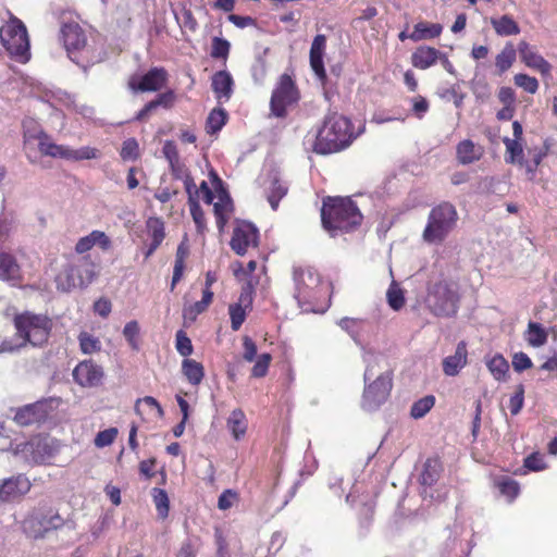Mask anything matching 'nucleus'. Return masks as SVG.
I'll list each match as a JSON object with an SVG mask.
<instances>
[{
	"instance_id": "f257e3e1",
	"label": "nucleus",
	"mask_w": 557,
	"mask_h": 557,
	"mask_svg": "<svg viewBox=\"0 0 557 557\" xmlns=\"http://www.w3.org/2000/svg\"><path fill=\"white\" fill-rule=\"evenodd\" d=\"M512 135L513 138L505 137L503 143L506 147L505 161L508 164H515L525 171V174L530 181H533L539 165L543 159L547 157L550 143L545 139L541 147H530L524 153L522 145L523 128L519 121L512 123Z\"/></svg>"
},
{
	"instance_id": "f03ea898",
	"label": "nucleus",
	"mask_w": 557,
	"mask_h": 557,
	"mask_svg": "<svg viewBox=\"0 0 557 557\" xmlns=\"http://www.w3.org/2000/svg\"><path fill=\"white\" fill-rule=\"evenodd\" d=\"M61 35L67 57L84 71L103 60L102 50L95 40H88L86 32L77 23H66Z\"/></svg>"
},
{
	"instance_id": "7ed1b4c3",
	"label": "nucleus",
	"mask_w": 557,
	"mask_h": 557,
	"mask_svg": "<svg viewBox=\"0 0 557 557\" xmlns=\"http://www.w3.org/2000/svg\"><path fill=\"white\" fill-rule=\"evenodd\" d=\"M460 300V285L457 281L444 276L429 281L424 304L433 315L455 317L459 310Z\"/></svg>"
},
{
	"instance_id": "20e7f679",
	"label": "nucleus",
	"mask_w": 557,
	"mask_h": 557,
	"mask_svg": "<svg viewBox=\"0 0 557 557\" xmlns=\"http://www.w3.org/2000/svg\"><path fill=\"white\" fill-rule=\"evenodd\" d=\"M354 139L351 122L336 112L329 113L319 129L313 149L317 153L329 154L345 149Z\"/></svg>"
},
{
	"instance_id": "39448f33",
	"label": "nucleus",
	"mask_w": 557,
	"mask_h": 557,
	"mask_svg": "<svg viewBox=\"0 0 557 557\" xmlns=\"http://www.w3.org/2000/svg\"><path fill=\"white\" fill-rule=\"evenodd\" d=\"M322 224L331 233L349 232L362 221V214L350 198L327 197L321 209Z\"/></svg>"
},
{
	"instance_id": "423d86ee",
	"label": "nucleus",
	"mask_w": 557,
	"mask_h": 557,
	"mask_svg": "<svg viewBox=\"0 0 557 557\" xmlns=\"http://www.w3.org/2000/svg\"><path fill=\"white\" fill-rule=\"evenodd\" d=\"M458 218L453 203L444 201L435 206L429 213L422 233L423 240L428 244L441 245L456 227Z\"/></svg>"
},
{
	"instance_id": "0eeeda50",
	"label": "nucleus",
	"mask_w": 557,
	"mask_h": 557,
	"mask_svg": "<svg viewBox=\"0 0 557 557\" xmlns=\"http://www.w3.org/2000/svg\"><path fill=\"white\" fill-rule=\"evenodd\" d=\"M97 276L96 264L89 256L78 257L69 262L55 276L57 288L69 293L87 287Z\"/></svg>"
},
{
	"instance_id": "6e6552de",
	"label": "nucleus",
	"mask_w": 557,
	"mask_h": 557,
	"mask_svg": "<svg viewBox=\"0 0 557 557\" xmlns=\"http://www.w3.org/2000/svg\"><path fill=\"white\" fill-rule=\"evenodd\" d=\"M16 334L23 339L17 347H23L27 343L33 346H41L50 335L52 321L45 314L23 312L14 318Z\"/></svg>"
},
{
	"instance_id": "1a4fd4ad",
	"label": "nucleus",
	"mask_w": 557,
	"mask_h": 557,
	"mask_svg": "<svg viewBox=\"0 0 557 557\" xmlns=\"http://www.w3.org/2000/svg\"><path fill=\"white\" fill-rule=\"evenodd\" d=\"M64 524L57 510L47 505L34 508L22 523L23 532L30 539H42L48 532L58 530Z\"/></svg>"
},
{
	"instance_id": "9d476101",
	"label": "nucleus",
	"mask_w": 557,
	"mask_h": 557,
	"mask_svg": "<svg viewBox=\"0 0 557 557\" xmlns=\"http://www.w3.org/2000/svg\"><path fill=\"white\" fill-rule=\"evenodd\" d=\"M0 39L10 55L21 62L29 60V38L27 29L21 20L14 16L11 17L0 28Z\"/></svg>"
},
{
	"instance_id": "9b49d317",
	"label": "nucleus",
	"mask_w": 557,
	"mask_h": 557,
	"mask_svg": "<svg viewBox=\"0 0 557 557\" xmlns=\"http://www.w3.org/2000/svg\"><path fill=\"white\" fill-rule=\"evenodd\" d=\"M299 91L288 74H282L272 91L270 111L275 117H285L288 108L299 101Z\"/></svg>"
},
{
	"instance_id": "f8f14e48",
	"label": "nucleus",
	"mask_w": 557,
	"mask_h": 557,
	"mask_svg": "<svg viewBox=\"0 0 557 557\" xmlns=\"http://www.w3.org/2000/svg\"><path fill=\"white\" fill-rule=\"evenodd\" d=\"M58 451L59 445L54 440L36 437L17 445L14 454H23L25 461L28 463L41 465L48 462Z\"/></svg>"
},
{
	"instance_id": "ddd939ff",
	"label": "nucleus",
	"mask_w": 557,
	"mask_h": 557,
	"mask_svg": "<svg viewBox=\"0 0 557 557\" xmlns=\"http://www.w3.org/2000/svg\"><path fill=\"white\" fill-rule=\"evenodd\" d=\"M295 298L299 305L310 302L315 297L320 274L311 267H295L293 270Z\"/></svg>"
},
{
	"instance_id": "4468645a",
	"label": "nucleus",
	"mask_w": 557,
	"mask_h": 557,
	"mask_svg": "<svg viewBox=\"0 0 557 557\" xmlns=\"http://www.w3.org/2000/svg\"><path fill=\"white\" fill-rule=\"evenodd\" d=\"M392 387V373L386 371L380 374L371 384L364 387L361 403L362 408L368 411L377 409L389 396Z\"/></svg>"
},
{
	"instance_id": "2eb2a0df",
	"label": "nucleus",
	"mask_w": 557,
	"mask_h": 557,
	"mask_svg": "<svg viewBox=\"0 0 557 557\" xmlns=\"http://www.w3.org/2000/svg\"><path fill=\"white\" fill-rule=\"evenodd\" d=\"M259 243L258 228L250 222H238L233 231L231 248L239 256H244L248 248L257 247Z\"/></svg>"
},
{
	"instance_id": "dca6fc26",
	"label": "nucleus",
	"mask_w": 557,
	"mask_h": 557,
	"mask_svg": "<svg viewBox=\"0 0 557 557\" xmlns=\"http://www.w3.org/2000/svg\"><path fill=\"white\" fill-rule=\"evenodd\" d=\"M32 488V482L25 474H16L0 481V502L13 503L25 496Z\"/></svg>"
},
{
	"instance_id": "f3484780",
	"label": "nucleus",
	"mask_w": 557,
	"mask_h": 557,
	"mask_svg": "<svg viewBox=\"0 0 557 557\" xmlns=\"http://www.w3.org/2000/svg\"><path fill=\"white\" fill-rule=\"evenodd\" d=\"M103 370L91 360L79 362L73 370L74 381L83 387H95L101 384Z\"/></svg>"
},
{
	"instance_id": "a211bd4d",
	"label": "nucleus",
	"mask_w": 557,
	"mask_h": 557,
	"mask_svg": "<svg viewBox=\"0 0 557 557\" xmlns=\"http://www.w3.org/2000/svg\"><path fill=\"white\" fill-rule=\"evenodd\" d=\"M168 81V72L163 67H152L144 76L139 78L138 84L133 77L128 86L133 91H158L165 86Z\"/></svg>"
},
{
	"instance_id": "6ab92c4d",
	"label": "nucleus",
	"mask_w": 557,
	"mask_h": 557,
	"mask_svg": "<svg viewBox=\"0 0 557 557\" xmlns=\"http://www.w3.org/2000/svg\"><path fill=\"white\" fill-rule=\"evenodd\" d=\"M48 416L47 405L44 401H36L16 410L14 421L22 426L32 425L45 420Z\"/></svg>"
},
{
	"instance_id": "aec40b11",
	"label": "nucleus",
	"mask_w": 557,
	"mask_h": 557,
	"mask_svg": "<svg viewBox=\"0 0 557 557\" xmlns=\"http://www.w3.org/2000/svg\"><path fill=\"white\" fill-rule=\"evenodd\" d=\"M518 51L522 62L527 66L539 71L542 75H549L552 70L550 64L527 41L522 40L519 42Z\"/></svg>"
},
{
	"instance_id": "412c9836",
	"label": "nucleus",
	"mask_w": 557,
	"mask_h": 557,
	"mask_svg": "<svg viewBox=\"0 0 557 557\" xmlns=\"http://www.w3.org/2000/svg\"><path fill=\"white\" fill-rule=\"evenodd\" d=\"M23 127V139H24V148L26 151V156L30 162H35L32 158L30 153V145L37 140L38 143L41 139H46L47 133L44 131L39 122L33 117H25L22 122Z\"/></svg>"
},
{
	"instance_id": "4be33fe9",
	"label": "nucleus",
	"mask_w": 557,
	"mask_h": 557,
	"mask_svg": "<svg viewBox=\"0 0 557 557\" xmlns=\"http://www.w3.org/2000/svg\"><path fill=\"white\" fill-rule=\"evenodd\" d=\"M326 46V37L324 35H317L313 38L310 48V65L314 74L319 77V79L323 81L326 77L324 64H323V55Z\"/></svg>"
},
{
	"instance_id": "5701e85b",
	"label": "nucleus",
	"mask_w": 557,
	"mask_h": 557,
	"mask_svg": "<svg viewBox=\"0 0 557 557\" xmlns=\"http://www.w3.org/2000/svg\"><path fill=\"white\" fill-rule=\"evenodd\" d=\"M468 351L465 342L458 343L455 354L443 360V371L448 376L457 375L467 364Z\"/></svg>"
},
{
	"instance_id": "b1692460",
	"label": "nucleus",
	"mask_w": 557,
	"mask_h": 557,
	"mask_svg": "<svg viewBox=\"0 0 557 557\" xmlns=\"http://www.w3.org/2000/svg\"><path fill=\"white\" fill-rule=\"evenodd\" d=\"M233 78L226 71H219L212 76V89L219 101H228L233 92Z\"/></svg>"
},
{
	"instance_id": "393cba45",
	"label": "nucleus",
	"mask_w": 557,
	"mask_h": 557,
	"mask_svg": "<svg viewBox=\"0 0 557 557\" xmlns=\"http://www.w3.org/2000/svg\"><path fill=\"white\" fill-rule=\"evenodd\" d=\"M0 280L13 282L22 280L21 268L15 258L7 252H0Z\"/></svg>"
},
{
	"instance_id": "a878e982",
	"label": "nucleus",
	"mask_w": 557,
	"mask_h": 557,
	"mask_svg": "<svg viewBox=\"0 0 557 557\" xmlns=\"http://www.w3.org/2000/svg\"><path fill=\"white\" fill-rule=\"evenodd\" d=\"M441 57V51L426 46H421L411 55V63L414 67L426 70L436 63Z\"/></svg>"
},
{
	"instance_id": "bb28decb",
	"label": "nucleus",
	"mask_w": 557,
	"mask_h": 557,
	"mask_svg": "<svg viewBox=\"0 0 557 557\" xmlns=\"http://www.w3.org/2000/svg\"><path fill=\"white\" fill-rule=\"evenodd\" d=\"M456 153L459 163L466 165L480 160L483 150L481 147L475 146L472 140L465 139L458 144Z\"/></svg>"
},
{
	"instance_id": "cd10ccee",
	"label": "nucleus",
	"mask_w": 557,
	"mask_h": 557,
	"mask_svg": "<svg viewBox=\"0 0 557 557\" xmlns=\"http://www.w3.org/2000/svg\"><path fill=\"white\" fill-rule=\"evenodd\" d=\"M227 429L230 430L235 441H240L246 432L248 422L242 409H234L226 421Z\"/></svg>"
},
{
	"instance_id": "c85d7f7f",
	"label": "nucleus",
	"mask_w": 557,
	"mask_h": 557,
	"mask_svg": "<svg viewBox=\"0 0 557 557\" xmlns=\"http://www.w3.org/2000/svg\"><path fill=\"white\" fill-rule=\"evenodd\" d=\"M491 24L498 36L507 37L520 34L518 23L510 15H502L500 17H492Z\"/></svg>"
},
{
	"instance_id": "c756f323",
	"label": "nucleus",
	"mask_w": 557,
	"mask_h": 557,
	"mask_svg": "<svg viewBox=\"0 0 557 557\" xmlns=\"http://www.w3.org/2000/svg\"><path fill=\"white\" fill-rule=\"evenodd\" d=\"M267 199L273 210H276L282 198H284L288 191L286 183L281 181L277 176H273L270 181L269 187L265 189Z\"/></svg>"
},
{
	"instance_id": "7c9ffc66",
	"label": "nucleus",
	"mask_w": 557,
	"mask_h": 557,
	"mask_svg": "<svg viewBox=\"0 0 557 557\" xmlns=\"http://www.w3.org/2000/svg\"><path fill=\"white\" fill-rule=\"evenodd\" d=\"M442 25L434 23L429 24L425 22H420L414 25L413 32L409 35L410 39L413 41H420L424 39H432L438 37L442 33Z\"/></svg>"
},
{
	"instance_id": "2f4dec72",
	"label": "nucleus",
	"mask_w": 557,
	"mask_h": 557,
	"mask_svg": "<svg viewBox=\"0 0 557 557\" xmlns=\"http://www.w3.org/2000/svg\"><path fill=\"white\" fill-rule=\"evenodd\" d=\"M524 337L530 346L541 347L546 344L548 334L540 323L530 321Z\"/></svg>"
},
{
	"instance_id": "473e14b6",
	"label": "nucleus",
	"mask_w": 557,
	"mask_h": 557,
	"mask_svg": "<svg viewBox=\"0 0 557 557\" xmlns=\"http://www.w3.org/2000/svg\"><path fill=\"white\" fill-rule=\"evenodd\" d=\"M38 149L44 156L65 159L67 157L69 147L63 145H58L53 143L50 136L47 134L46 139H41L38 143Z\"/></svg>"
},
{
	"instance_id": "72a5a7b5",
	"label": "nucleus",
	"mask_w": 557,
	"mask_h": 557,
	"mask_svg": "<svg viewBox=\"0 0 557 557\" xmlns=\"http://www.w3.org/2000/svg\"><path fill=\"white\" fill-rule=\"evenodd\" d=\"M182 371L188 382L193 385H198L202 381L205 374L202 364L194 359H184L182 363Z\"/></svg>"
},
{
	"instance_id": "f704fd0d",
	"label": "nucleus",
	"mask_w": 557,
	"mask_h": 557,
	"mask_svg": "<svg viewBox=\"0 0 557 557\" xmlns=\"http://www.w3.org/2000/svg\"><path fill=\"white\" fill-rule=\"evenodd\" d=\"M516 50L511 42L506 44L504 49L496 55L495 65L498 69L499 74H503L511 67L516 61Z\"/></svg>"
},
{
	"instance_id": "c9c22d12",
	"label": "nucleus",
	"mask_w": 557,
	"mask_h": 557,
	"mask_svg": "<svg viewBox=\"0 0 557 557\" xmlns=\"http://www.w3.org/2000/svg\"><path fill=\"white\" fill-rule=\"evenodd\" d=\"M440 476V463L436 459H428L420 475L422 485L432 486Z\"/></svg>"
},
{
	"instance_id": "e433bc0d",
	"label": "nucleus",
	"mask_w": 557,
	"mask_h": 557,
	"mask_svg": "<svg viewBox=\"0 0 557 557\" xmlns=\"http://www.w3.org/2000/svg\"><path fill=\"white\" fill-rule=\"evenodd\" d=\"M487 368L495 380L502 381L505 380L509 364L503 356L496 355L487 362Z\"/></svg>"
},
{
	"instance_id": "4c0bfd02",
	"label": "nucleus",
	"mask_w": 557,
	"mask_h": 557,
	"mask_svg": "<svg viewBox=\"0 0 557 557\" xmlns=\"http://www.w3.org/2000/svg\"><path fill=\"white\" fill-rule=\"evenodd\" d=\"M435 397L428 395L414 401L411 406L410 416L413 419L423 418L434 406Z\"/></svg>"
},
{
	"instance_id": "58836bf2",
	"label": "nucleus",
	"mask_w": 557,
	"mask_h": 557,
	"mask_svg": "<svg viewBox=\"0 0 557 557\" xmlns=\"http://www.w3.org/2000/svg\"><path fill=\"white\" fill-rule=\"evenodd\" d=\"M226 112L224 109H213L207 119V133L215 134L224 126Z\"/></svg>"
},
{
	"instance_id": "ea45409f",
	"label": "nucleus",
	"mask_w": 557,
	"mask_h": 557,
	"mask_svg": "<svg viewBox=\"0 0 557 557\" xmlns=\"http://www.w3.org/2000/svg\"><path fill=\"white\" fill-rule=\"evenodd\" d=\"M100 157V151L97 148L85 146L78 149H71L69 147L66 160L71 161H82V160H91L98 159Z\"/></svg>"
},
{
	"instance_id": "a19ab883",
	"label": "nucleus",
	"mask_w": 557,
	"mask_h": 557,
	"mask_svg": "<svg viewBox=\"0 0 557 557\" xmlns=\"http://www.w3.org/2000/svg\"><path fill=\"white\" fill-rule=\"evenodd\" d=\"M387 302L389 307L396 311L401 309L405 305V296L403 289L396 282H392L386 293Z\"/></svg>"
},
{
	"instance_id": "79ce46f5",
	"label": "nucleus",
	"mask_w": 557,
	"mask_h": 557,
	"mask_svg": "<svg viewBox=\"0 0 557 557\" xmlns=\"http://www.w3.org/2000/svg\"><path fill=\"white\" fill-rule=\"evenodd\" d=\"M147 228L151 237V243L160 246L165 237L164 223L159 218H150L147 221Z\"/></svg>"
},
{
	"instance_id": "37998d69",
	"label": "nucleus",
	"mask_w": 557,
	"mask_h": 557,
	"mask_svg": "<svg viewBox=\"0 0 557 557\" xmlns=\"http://www.w3.org/2000/svg\"><path fill=\"white\" fill-rule=\"evenodd\" d=\"M219 199L220 201L214 203V213L216 216V223L219 227L222 228L226 222L223 214L230 209L232 203L231 198L225 190L219 191Z\"/></svg>"
},
{
	"instance_id": "c03bdc74",
	"label": "nucleus",
	"mask_w": 557,
	"mask_h": 557,
	"mask_svg": "<svg viewBox=\"0 0 557 557\" xmlns=\"http://www.w3.org/2000/svg\"><path fill=\"white\" fill-rule=\"evenodd\" d=\"M153 502L161 518H166L169 515V497L164 490L154 487L152 490Z\"/></svg>"
},
{
	"instance_id": "a18cd8bd",
	"label": "nucleus",
	"mask_w": 557,
	"mask_h": 557,
	"mask_svg": "<svg viewBox=\"0 0 557 557\" xmlns=\"http://www.w3.org/2000/svg\"><path fill=\"white\" fill-rule=\"evenodd\" d=\"M79 346L84 354H94L101 349L100 341L88 334L87 332H82L78 336Z\"/></svg>"
},
{
	"instance_id": "49530a36",
	"label": "nucleus",
	"mask_w": 557,
	"mask_h": 557,
	"mask_svg": "<svg viewBox=\"0 0 557 557\" xmlns=\"http://www.w3.org/2000/svg\"><path fill=\"white\" fill-rule=\"evenodd\" d=\"M231 45L230 42L221 37H214L212 39V47L210 55L213 59H223L226 60L230 53Z\"/></svg>"
},
{
	"instance_id": "de8ad7c7",
	"label": "nucleus",
	"mask_w": 557,
	"mask_h": 557,
	"mask_svg": "<svg viewBox=\"0 0 557 557\" xmlns=\"http://www.w3.org/2000/svg\"><path fill=\"white\" fill-rule=\"evenodd\" d=\"M123 335L126 338L129 346L132 347V349L139 350V324L137 321L133 320L127 322L123 329Z\"/></svg>"
},
{
	"instance_id": "09e8293b",
	"label": "nucleus",
	"mask_w": 557,
	"mask_h": 557,
	"mask_svg": "<svg viewBox=\"0 0 557 557\" xmlns=\"http://www.w3.org/2000/svg\"><path fill=\"white\" fill-rule=\"evenodd\" d=\"M143 407H147L150 411L156 410L158 417L163 416V410H162L160 404L157 401L156 398H153L151 396H146L136 401L135 411L137 414L143 416L145 413Z\"/></svg>"
},
{
	"instance_id": "8fccbe9b",
	"label": "nucleus",
	"mask_w": 557,
	"mask_h": 557,
	"mask_svg": "<svg viewBox=\"0 0 557 557\" xmlns=\"http://www.w3.org/2000/svg\"><path fill=\"white\" fill-rule=\"evenodd\" d=\"M231 317V327L233 331H238L246 319V311L239 304L231 305L228 308Z\"/></svg>"
},
{
	"instance_id": "3c124183",
	"label": "nucleus",
	"mask_w": 557,
	"mask_h": 557,
	"mask_svg": "<svg viewBox=\"0 0 557 557\" xmlns=\"http://www.w3.org/2000/svg\"><path fill=\"white\" fill-rule=\"evenodd\" d=\"M139 146L135 138H128L123 141L121 158L123 160H136L139 157Z\"/></svg>"
},
{
	"instance_id": "603ef678",
	"label": "nucleus",
	"mask_w": 557,
	"mask_h": 557,
	"mask_svg": "<svg viewBox=\"0 0 557 557\" xmlns=\"http://www.w3.org/2000/svg\"><path fill=\"white\" fill-rule=\"evenodd\" d=\"M513 81L518 87H521L522 89L530 94H535L536 90L539 89L537 79L527 74H517L515 75Z\"/></svg>"
},
{
	"instance_id": "864d4df0",
	"label": "nucleus",
	"mask_w": 557,
	"mask_h": 557,
	"mask_svg": "<svg viewBox=\"0 0 557 557\" xmlns=\"http://www.w3.org/2000/svg\"><path fill=\"white\" fill-rule=\"evenodd\" d=\"M271 360L272 357L270 354H261L258 356L252 367L251 375L255 377H263L268 373Z\"/></svg>"
},
{
	"instance_id": "5fc2aeb1",
	"label": "nucleus",
	"mask_w": 557,
	"mask_h": 557,
	"mask_svg": "<svg viewBox=\"0 0 557 557\" xmlns=\"http://www.w3.org/2000/svg\"><path fill=\"white\" fill-rule=\"evenodd\" d=\"M176 349L183 357H188L193 354L191 341L182 330L176 333Z\"/></svg>"
},
{
	"instance_id": "6e6d98bb",
	"label": "nucleus",
	"mask_w": 557,
	"mask_h": 557,
	"mask_svg": "<svg viewBox=\"0 0 557 557\" xmlns=\"http://www.w3.org/2000/svg\"><path fill=\"white\" fill-rule=\"evenodd\" d=\"M116 435H117V429H115V428H110V429L100 431L95 437V445L100 448L109 446L114 442Z\"/></svg>"
},
{
	"instance_id": "4d7b16f0",
	"label": "nucleus",
	"mask_w": 557,
	"mask_h": 557,
	"mask_svg": "<svg viewBox=\"0 0 557 557\" xmlns=\"http://www.w3.org/2000/svg\"><path fill=\"white\" fill-rule=\"evenodd\" d=\"M524 403V388L523 385H519L517 387L516 393L510 397L509 408L512 416H516L520 412Z\"/></svg>"
},
{
	"instance_id": "13d9d810",
	"label": "nucleus",
	"mask_w": 557,
	"mask_h": 557,
	"mask_svg": "<svg viewBox=\"0 0 557 557\" xmlns=\"http://www.w3.org/2000/svg\"><path fill=\"white\" fill-rule=\"evenodd\" d=\"M188 205L194 222L196 223L199 231L202 230L205 227L206 218L198 200H193L188 202Z\"/></svg>"
},
{
	"instance_id": "bf43d9fd",
	"label": "nucleus",
	"mask_w": 557,
	"mask_h": 557,
	"mask_svg": "<svg viewBox=\"0 0 557 557\" xmlns=\"http://www.w3.org/2000/svg\"><path fill=\"white\" fill-rule=\"evenodd\" d=\"M512 367L515 371L522 372L532 367V361L527 354L520 351L513 355Z\"/></svg>"
},
{
	"instance_id": "052dcab7",
	"label": "nucleus",
	"mask_w": 557,
	"mask_h": 557,
	"mask_svg": "<svg viewBox=\"0 0 557 557\" xmlns=\"http://www.w3.org/2000/svg\"><path fill=\"white\" fill-rule=\"evenodd\" d=\"M243 347H244L243 358L247 362H252L257 358L256 343L250 337L245 336L243 338Z\"/></svg>"
},
{
	"instance_id": "680f3d73",
	"label": "nucleus",
	"mask_w": 557,
	"mask_h": 557,
	"mask_svg": "<svg viewBox=\"0 0 557 557\" xmlns=\"http://www.w3.org/2000/svg\"><path fill=\"white\" fill-rule=\"evenodd\" d=\"M97 236L101 238L100 234L92 233V232L89 235L82 237L75 246L76 252L84 253V252L90 250L95 246V237H97Z\"/></svg>"
},
{
	"instance_id": "e2e57ef3",
	"label": "nucleus",
	"mask_w": 557,
	"mask_h": 557,
	"mask_svg": "<svg viewBox=\"0 0 557 557\" xmlns=\"http://www.w3.org/2000/svg\"><path fill=\"white\" fill-rule=\"evenodd\" d=\"M176 96L173 90H169L166 92L158 95V97L152 100L154 106L163 107L165 109L172 108L175 102Z\"/></svg>"
},
{
	"instance_id": "0e129e2a",
	"label": "nucleus",
	"mask_w": 557,
	"mask_h": 557,
	"mask_svg": "<svg viewBox=\"0 0 557 557\" xmlns=\"http://www.w3.org/2000/svg\"><path fill=\"white\" fill-rule=\"evenodd\" d=\"M237 494L232 490H225L220 496L218 500V507L221 510L230 509L234 500L236 499Z\"/></svg>"
},
{
	"instance_id": "69168bd1",
	"label": "nucleus",
	"mask_w": 557,
	"mask_h": 557,
	"mask_svg": "<svg viewBox=\"0 0 557 557\" xmlns=\"http://www.w3.org/2000/svg\"><path fill=\"white\" fill-rule=\"evenodd\" d=\"M524 467L533 471H540L545 468V463L542 456L534 453L524 459Z\"/></svg>"
},
{
	"instance_id": "338daca9",
	"label": "nucleus",
	"mask_w": 557,
	"mask_h": 557,
	"mask_svg": "<svg viewBox=\"0 0 557 557\" xmlns=\"http://www.w3.org/2000/svg\"><path fill=\"white\" fill-rule=\"evenodd\" d=\"M162 152L170 164L180 160L176 145L172 140L164 143Z\"/></svg>"
},
{
	"instance_id": "774afa93",
	"label": "nucleus",
	"mask_w": 557,
	"mask_h": 557,
	"mask_svg": "<svg viewBox=\"0 0 557 557\" xmlns=\"http://www.w3.org/2000/svg\"><path fill=\"white\" fill-rule=\"evenodd\" d=\"M214 540L218 546V557H227V543L225 537L223 536V532L220 529H215Z\"/></svg>"
}]
</instances>
